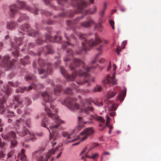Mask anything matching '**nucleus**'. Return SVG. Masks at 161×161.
Instances as JSON below:
<instances>
[{"label": "nucleus", "mask_w": 161, "mask_h": 161, "mask_svg": "<svg viewBox=\"0 0 161 161\" xmlns=\"http://www.w3.org/2000/svg\"><path fill=\"white\" fill-rule=\"evenodd\" d=\"M9 9L11 14V15L12 17H13L14 16V15L17 13L18 8L16 5L14 4L10 6Z\"/></svg>", "instance_id": "a878e982"}, {"label": "nucleus", "mask_w": 161, "mask_h": 161, "mask_svg": "<svg viewBox=\"0 0 161 161\" xmlns=\"http://www.w3.org/2000/svg\"><path fill=\"white\" fill-rule=\"evenodd\" d=\"M17 25L16 22L13 21H10L7 23L6 25L7 28L9 30H13Z\"/></svg>", "instance_id": "393cba45"}, {"label": "nucleus", "mask_w": 161, "mask_h": 161, "mask_svg": "<svg viewBox=\"0 0 161 161\" xmlns=\"http://www.w3.org/2000/svg\"><path fill=\"white\" fill-rule=\"evenodd\" d=\"M22 40L23 38L22 37L19 39L16 38L15 40V43L13 42L11 44L12 54L15 57H18L19 55V48L17 45H20L21 43Z\"/></svg>", "instance_id": "f8f14e48"}, {"label": "nucleus", "mask_w": 161, "mask_h": 161, "mask_svg": "<svg viewBox=\"0 0 161 161\" xmlns=\"http://www.w3.org/2000/svg\"><path fill=\"white\" fill-rule=\"evenodd\" d=\"M71 4L73 6L75 7V13H85L86 14H93L97 11V8L95 6L93 8V11L91 10H85V8L87 7V3L83 0H71Z\"/></svg>", "instance_id": "20e7f679"}, {"label": "nucleus", "mask_w": 161, "mask_h": 161, "mask_svg": "<svg viewBox=\"0 0 161 161\" xmlns=\"http://www.w3.org/2000/svg\"><path fill=\"white\" fill-rule=\"evenodd\" d=\"M67 34L66 33H64V36L66 39L68 41V42H65L62 46V48L64 49H65L67 46H73L74 44H71V43H76L77 42V39L73 35L71 36V38H70L67 36Z\"/></svg>", "instance_id": "2eb2a0df"}, {"label": "nucleus", "mask_w": 161, "mask_h": 161, "mask_svg": "<svg viewBox=\"0 0 161 161\" xmlns=\"http://www.w3.org/2000/svg\"><path fill=\"white\" fill-rule=\"evenodd\" d=\"M9 83L10 85L13 87L16 86H18L19 84V83L18 82H16L15 84H14L12 82H9Z\"/></svg>", "instance_id": "5fc2aeb1"}, {"label": "nucleus", "mask_w": 161, "mask_h": 161, "mask_svg": "<svg viewBox=\"0 0 161 161\" xmlns=\"http://www.w3.org/2000/svg\"><path fill=\"white\" fill-rule=\"evenodd\" d=\"M11 92V89L9 86H7L6 87L4 88V90H2L0 92V95L2 96L3 99L0 100V110L2 111V112L5 111L6 109L7 110L8 113V115L11 116H14V112L13 111H10L8 110V106H7L6 108H5V104L6 103V101L5 99L8 97V96Z\"/></svg>", "instance_id": "39448f33"}, {"label": "nucleus", "mask_w": 161, "mask_h": 161, "mask_svg": "<svg viewBox=\"0 0 161 161\" xmlns=\"http://www.w3.org/2000/svg\"><path fill=\"white\" fill-rule=\"evenodd\" d=\"M126 89H125L123 91H121L119 94L117 99L120 102L123 101L125 97L126 94Z\"/></svg>", "instance_id": "c756f323"}, {"label": "nucleus", "mask_w": 161, "mask_h": 161, "mask_svg": "<svg viewBox=\"0 0 161 161\" xmlns=\"http://www.w3.org/2000/svg\"><path fill=\"white\" fill-rule=\"evenodd\" d=\"M46 37V41H48L49 42H59L62 39L61 36H55L53 38L49 35H47Z\"/></svg>", "instance_id": "5701e85b"}, {"label": "nucleus", "mask_w": 161, "mask_h": 161, "mask_svg": "<svg viewBox=\"0 0 161 161\" xmlns=\"http://www.w3.org/2000/svg\"><path fill=\"white\" fill-rule=\"evenodd\" d=\"M19 135L21 136H24L25 135H28L32 136V137H30L29 139L28 140L29 141H33L35 140L33 133L32 132H29L28 130L26 129L25 127H23V129L21 134H19Z\"/></svg>", "instance_id": "aec40b11"}, {"label": "nucleus", "mask_w": 161, "mask_h": 161, "mask_svg": "<svg viewBox=\"0 0 161 161\" xmlns=\"http://www.w3.org/2000/svg\"><path fill=\"white\" fill-rule=\"evenodd\" d=\"M110 118L108 116H107L106 126L108 127L109 130H112L113 129L112 126L108 125L110 122Z\"/></svg>", "instance_id": "c03bdc74"}, {"label": "nucleus", "mask_w": 161, "mask_h": 161, "mask_svg": "<svg viewBox=\"0 0 161 161\" xmlns=\"http://www.w3.org/2000/svg\"><path fill=\"white\" fill-rule=\"evenodd\" d=\"M75 99L70 97H68L61 103L63 104L66 105L67 108L71 111H75L79 109V105L74 102Z\"/></svg>", "instance_id": "1a4fd4ad"}, {"label": "nucleus", "mask_w": 161, "mask_h": 161, "mask_svg": "<svg viewBox=\"0 0 161 161\" xmlns=\"http://www.w3.org/2000/svg\"><path fill=\"white\" fill-rule=\"evenodd\" d=\"M102 89L101 86H96L94 89V91L95 92H100Z\"/></svg>", "instance_id": "09e8293b"}, {"label": "nucleus", "mask_w": 161, "mask_h": 161, "mask_svg": "<svg viewBox=\"0 0 161 161\" xmlns=\"http://www.w3.org/2000/svg\"><path fill=\"white\" fill-rule=\"evenodd\" d=\"M17 3L18 5L20 6V8H24L29 10L32 13H34L35 14H38L37 12L38 11V9L36 8H31L30 6L26 5L25 3L24 2L20 1H18Z\"/></svg>", "instance_id": "f3484780"}, {"label": "nucleus", "mask_w": 161, "mask_h": 161, "mask_svg": "<svg viewBox=\"0 0 161 161\" xmlns=\"http://www.w3.org/2000/svg\"><path fill=\"white\" fill-rule=\"evenodd\" d=\"M70 86L74 89H75L77 92H80V90L77 88L78 87V86L76 85L74 83H72L71 84Z\"/></svg>", "instance_id": "de8ad7c7"}, {"label": "nucleus", "mask_w": 161, "mask_h": 161, "mask_svg": "<svg viewBox=\"0 0 161 161\" xmlns=\"http://www.w3.org/2000/svg\"><path fill=\"white\" fill-rule=\"evenodd\" d=\"M126 41H124L122 43V48L120 47H117L116 49V52L117 54H119V52L121 51L122 49H123L125 48V46L126 44Z\"/></svg>", "instance_id": "e433bc0d"}, {"label": "nucleus", "mask_w": 161, "mask_h": 161, "mask_svg": "<svg viewBox=\"0 0 161 161\" xmlns=\"http://www.w3.org/2000/svg\"><path fill=\"white\" fill-rule=\"evenodd\" d=\"M14 100L17 103L19 104H21L22 102V99L18 95H17L14 97Z\"/></svg>", "instance_id": "79ce46f5"}, {"label": "nucleus", "mask_w": 161, "mask_h": 161, "mask_svg": "<svg viewBox=\"0 0 161 161\" xmlns=\"http://www.w3.org/2000/svg\"><path fill=\"white\" fill-rule=\"evenodd\" d=\"M29 57L28 56H26L23 59H21V63L24 65H25L26 64H28L29 62Z\"/></svg>", "instance_id": "4c0bfd02"}, {"label": "nucleus", "mask_w": 161, "mask_h": 161, "mask_svg": "<svg viewBox=\"0 0 161 161\" xmlns=\"http://www.w3.org/2000/svg\"><path fill=\"white\" fill-rule=\"evenodd\" d=\"M25 79L27 81H35L36 77L34 75L30 74L26 77Z\"/></svg>", "instance_id": "f704fd0d"}, {"label": "nucleus", "mask_w": 161, "mask_h": 161, "mask_svg": "<svg viewBox=\"0 0 161 161\" xmlns=\"http://www.w3.org/2000/svg\"><path fill=\"white\" fill-rule=\"evenodd\" d=\"M78 125L76 129H75V132H77L81 130L84 127V125L86 123V122L83 121L82 117L80 116L78 117Z\"/></svg>", "instance_id": "4be33fe9"}, {"label": "nucleus", "mask_w": 161, "mask_h": 161, "mask_svg": "<svg viewBox=\"0 0 161 161\" xmlns=\"http://www.w3.org/2000/svg\"><path fill=\"white\" fill-rule=\"evenodd\" d=\"M107 104L108 105V106L109 111H113L116 110L117 106V104H116L112 102H111L109 101L107 103Z\"/></svg>", "instance_id": "c85d7f7f"}, {"label": "nucleus", "mask_w": 161, "mask_h": 161, "mask_svg": "<svg viewBox=\"0 0 161 161\" xmlns=\"http://www.w3.org/2000/svg\"><path fill=\"white\" fill-rule=\"evenodd\" d=\"M23 121V120L22 119H17L15 122L16 125L17 126V128L16 127V131L17 133H19L20 132L18 130V129H19V126L21 122Z\"/></svg>", "instance_id": "c9c22d12"}, {"label": "nucleus", "mask_w": 161, "mask_h": 161, "mask_svg": "<svg viewBox=\"0 0 161 161\" xmlns=\"http://www.w3.org/2000/svg\"><path fill=\"white\" fill-rule=\"evenodd\" d=\"M3 124L1 123V120L0 119V131H2L3 128Z\"/></svg>", "instance_id": "680f3d73"}, {"label": "nucleus", "mask_w": 161, "mask_h": 161, "mask_svg": "<svg viewBox=\"0 0 161 161\" xmlns=\"http://www.w3.org/2000/svg\"><path fill=\"white\" fill-rule=\"evenodd\" d=\"M29 17L26 14H21L19 18L18 19L17 21L19 22L22 21V20L28 19Z\"/></svg>", "instance_id": "58836bf2"}, {"label": "nucleus", "mask_w": 161, "mask_h": 161, "mask_svg": "<svg viewBox=\"0 0 161 161\" xmlns=\"http://www.w3.org/2000/svg\"><path fill=\"white\" fill-rule=\"evenodd\" d=\"M67 54L66 57L64 59L65 62L69 61L74 54L73 52L71 49H69L67 50Z\"/></svg>", "instance_id": "7c9ffc66"}, {"label": "nucleus", "mask_w": 161, "mask_h": 161, "mask_svg": "<svg viewBox=\"0 0 161 161\" xmlns=\"http://www.w3.org/2000/svg\"><path fill=\"white\" fill-rule=\"evenodd\" d=\"M62 135L64 137L68 139L73 138L74 137L73 132L69 133L67 132H64L62 133Z\"/></svg>", "instance_id": "2f4dec72"}, {"label": "nucleus", "mask_w": 161, "mask_h": 161, "mask_svg": "<svg viewBox=\"0 0 161 161\" xmlns=\"http://www.w3.org/2000/svg\"><path fill=\"white\" fill-rule=\"evenodd\" d=\"M103 46L102 45H100L99 46L97 47V50L99 52L97 54L94 58V59L92 60V64H94L96 62V60L97 59V57L101 54L103 51Z\"/></svg>", "instance_id": "b1692460"}, {"label": "nucleus", "mask_w": 161, "mask_h": 161, "mask_svg": "<svg viewBox=\"0 0 161 161\" xmlns=\"http://www.w3.org/2000/svg\"><path fill=\"white\" fill-rule=\"evenodd\" d=\"M66 24L70 26L72 22L68 20L66 21Z\"/></svg>", "instance_id": "338daca9"}, {"label": "nucleus", "mask_w": 161, "mask_h": 161, "mask_svg": "<svg viewBox=\"0 0 161 161\" xmlns=\"http://www.w3.org/2000/svg\"><path fill=\"white\" fill-rule=\"evenodd\" d=\"M45 49L47 50V54L52 53H53V51L52 49V47L51 45H48L45 48Z\"/></svg>", "instance_id": "37998d69"}, {"label": "nucleus", "mask_w": 161, "mask_h": 161, "mask_svg": "<svg viewBox=\"0 0 161 161\" xmlns=\"http://www.w3.org/2000/svg\"><path fill=\"white\" fill-rule=\"evenodd\" d=\"M2 136L3 139L5 140H11V148L14 147L18 144L16 140V133L14 131H11L7 134H2Z\"/></svg>", "instance_id": "9d476101"}, {"label": "nucleus", "mask_w": 161, "mask_h": 161, "mask_svg": "<svg viewBox=\"0 0 161 161\" xmlns=\"http://www.w3.org/2000/svg\"><path fill=\"white\" fill-rule=\"evenodd\" d=\"M109 23L110 24V25L112 27V29L114 30L115 29V27L114 26V20H110L109 21Z\"/></svg>", "instance_id": "8fccbe9b"}, {"label": "nucleus", "mask_w": 161, "mask_h": 161, "mask_svg": "<svg viewBox=\"0 0 161 161\" xmlns=\"http://www.w3.org/2000/svg\"><path fill=\"white\" fill-rule=\"evenodd\" d=\"M25 124L28 127H30V126L31 121L30 119H27L25 121Z\"/></svg>", "instance_id": "6e6d98bb"}, {"label": "nucleus", "mask_w": 161, "mask_h": 161, "mask_svg": "<svg viewBox=\"0 0 161 161\" xmlns=\"http://www.w3.org/2000/svg\"><path fill=\"white\" fill-rule=\"evenodd\" d=\"M95 29H98L99 31H102V26L100 23H98L95 25Z\"/></svg>", "instance_id": "49530a36"}, {"label": "nucleus", "mask_w": 161, "mask_h": 161, "mask_svg": "<svg viewBox=\"0 0 161 161\" xmlns=\"http://www.w3.org/2000/svg\"><path fill=\"white\" fill-rule=\"evenodd\" d=\"M116 94V93L114 92H111L108 93L107 96L104 98V101L105 102H108L109 98L114 97Z\"/></svg>", "instance_id": "473e14b6"}, {"label": "nucleus", "mask_w": 161, "mask_h": 161, "mask_svg": "<svg viewBox=\"0 0 161 161\" xmlns=\"http://www.w3.org/2000/svg\"><path fill=\"white\" fill-rule=\"evenodd\" d=\"M50 106L53 111H51L47 108L46 105H45L44 109L48 116L54 121V124H52L50 125L49 126L50 129H48V130L50 132V140L54 139L55 140L56 139L57 136H58V127L60 124L63 122V121L59 119L58 116L57 114V109L55 108V107L51 104H50Z\"/></svg>", "instance_id": "f03ea898"}, {"label": "nucleus", "mask_w": 161, "mask_h": 161, "mask_svg": "<svg viewBox=\"0 0 161 161\" xmlns=\"http://www.w3.org/2000/svg\"><path fill=\"white\" fill-rule=\"evenodd\" d=\"M98 143H94L93 144L91 147L89 148L88 151L86 153L85 155L82 156L81 159H85L86 158H91L93 159H95L98 156V154L97 153L93 154L91 152V150L94 148L98 145Z\"/></svg>", "instance_id": "4468645a"}, {"label": "nucleus", "mask_w": 161, "mask_h": 161, "mask_svg": "<svg viewBox=\"0 0 161 161\" xmlns=\"http://www.w3.org/2000/svg\"><path fill=\"white\" fill-rule=\"evenodd\" d=\"M59 16L61 17H65L67 16L66 14L64 13H63L59 14Z\"/></svg>", "instance_id": "0e129e2a"}, {"label": "nucleus", "mask_w": 161, "mask_h": 161, "mask_svg": "<svg viewBox=\"0 0 161 161\" xmlns=\"http://www.w3.org/2000/svg\"><path fill=\"white\" fill-rule=\"evenodd\" d=\"M94 23V21L92 19H90L89 21L81 22V25L84 27L89 28L91 27L92 24Z\"/></svg>", "instance_id": "bb28decb"}, {"label": "nucleus", "mask_w": 161, "mask_h": 161, "mask_svg": "<svg viewBox=\"0 0 161 161\" xmlns=\"http://www.w3.org/2000/svg\"><path fill=\"white\" fill-rule=\"evenodd\" d=\"M62 88L61 86L60 85H56V88H55L53 95H58L61 92ZM52 93H50L47 91H45L42 93V96L43 97L44 100L46 103H50L53 101L55 98L53 95Z\"/></svg>", "instance_id": "0eeeda50"}, {"label": "nucleus", "mask_w": 161, "mask_h": 161, "mask_svg": "<svg viewBox=\"0 0 161 161\" xmlns=\"http://www.w3.org/2000/svg\"><path fill=\"white\" fill-rule=\"evenodd\" d=\"M85 103L82 105V107L80 109V113L88 114H90V112L94 111V108L93 107L90 105H88L87 107H85Z\"/></svg>", "instance_id": "a211bd4d"}, {"label": "nucleus", "mask_w": 161, "mask_h": 161, "mask_svg": "<svg viewBox=\"0 0 161 161\" xmlns=\"http://www.w3.org/2000/svg\"><path fill=\"white\" fill-rule=\"evenodd\" d=\"M73 30L80 40L84 41L82 43V48L79 51L77 50L76 51V53L77 54H81L82 51H84L86 52V51L89 50L94 46L102 42V40L97 35H95V41L93 39L87 40L86 39V35L80 32H76L75 28H73Z\"/></svg>", "instance_id": "7ed1b4c3"}, {"label": "nucleus", "mask_w": 161, "mask_h": 161, "mask_svg": "<svg viewBox=\"0 0 161 161\" xmlns=\"http://www.w3.org/2000/svg\"><path fill=\"white\" fill-rule=\"evenodd\" d=\"M58 147H57L55 149H52L49 150L46 154V159H45L42 152L44 151V148H40L38 151H36L34 153V157L37 158V161H48L51 156L54 154L56 151L58 150Z\"/></svg>", "instance_id": "6e6552de"}, {"label": "nucleus", "mask_w": 161, "mask_h": 161, "mask_svg": "<svg viewBox=\"0 0 161 161\" xmlns=\"http://www.w3.org/2000/svg\"><path fill=\"white\" fill-rule=\"evenodd\" d=\"M44 42V40H42L40 38H38L36 41V43L39 45L42 44Z\"/></svg>", "instance_id": "864d4df0"}, {"label": "nucleus", "mask_w": 161, "mask_h": 161, "mask_svg": "<svg viewBox=\"0 0 161 161\" xmlns=\"http://www.w3.org/2000/svg\"><path fill=\"white\" fill-rule=\"evenodd\" d=\"M103 83L105 84H108L110 86L111 85H115L116 84V81L114 79V76L110 77L108 76L106 79L103 81Z\"/></svg>", "instance_id": "412c9836"}, {"label": "nucleus", "mask_w": 161, "mask_h": 161, "mask_svg": "<svg viewBox=\"0 0 161 161\" xmlns=\"http://www.w3.org/2000/svg\"><path fill=\"white\" fill-rule=\"evenodd\" d=\"M20 33H22L24 34V32H27L28 35L30 36H32L35 37L36 35L38 34V32L37 31H35L31 29L29 27V25L28 24H25L22 25L20 27Z\"/></svg>", "instance_id": "ddd939ff"}, {"label": "nucleus", "mask_w": 161, "mask_h": 161, "mask_svg": "<svg viewBox=\"0 0 161 161\" xmlns=\"http://www.w3.org/2000/svg\"><path fill=\"white\" fill-rule=\"evenodd\" d=\"M25 151L24 149H22L21 153L18 154V158L22 161H27L26 155L25 154Z\"/></svg>", "instance_id": "cd10ccee"}, {"label": "nucleus", "mask_w": 161, "mask_h": 161, "mask_svg": "<svg viewBox=\"0 0 161 161\" xmlns=\"http://www.w3.org/2000/svg\"><path fill=\"white\" fill-rule=\"evenodd\" d=\"M93 130L91 128H87L85 129L81 132L80 135L83 136L81 138V141H83L86 139L87 137L93 134Z\"/></svg>", "instance_id": "6ab92c4d"}, {"label": "nucleus", "mask_w": 161, "mask_h": 161, "mask_svg": "<svg viewBox=\"0 0 161 161\" xmlns=\"http://www.w3.org/2000/svg\"><path fill=\"white\" fill-rule=\"evenodd\" d=\"M93 103H94V104L98 106H102L103 105V103L102 102H100L98 101L93 102Z\"/></svg>", "instance_id": "603ef678"}, {"label": "nucleus", "mask_w": 161, "mask_h": 161, "mask_svg": "<svg viewBox=\"0 0 161 161\" xmlns=\"http://www.w3.org/2000/svg\"><path fill=\"white\" fill-rule=\"evenodd\" d=\"M9 58L8 56L3 57L1 65L5 70H10L14 68V65L13 62L9 60Z\"/></svg>", "instance_id": "9b49d317"}, {"label": "nucleus", "mask_w": 161, "mask_h": 161, "mask_svg": "<svg viewBox=\"0 0 161 161\" xmlns=\"http://www.w3.org/2000/svg\"><path fill=\"white\" fill-rule=\"evenodd\" d=\"M92 117L93 119L101 122L99 124L100 126H102L103 125L102 124L103 123L105 122V120L100 116L97 115L93 116Z\"/></svg>", "instance_id": "72a5a7b5"}, {"label": "nucleus", "mask_w": 161, "mask_h": 161, "mask_svg": "<svg viewBox=\"0 0 161 161\" xmlns=\"http://www.w3.org/2000/svg\"><path fill=\"white\" fill-rule=\"evenodd\" d=\"M87 148V147H85L82 150V151L81 152V153L80 154V156L84 154V153L85 152Z\"/></svg>", "instance_id": "13d9d810"}, {"label": "nucleus", "mask_w": 161, "mask_h": 161, "mask_svg": "<svg viewBox=\"0 0 161 161\" xmlns=\"http://www.w3.org/2000/svg\"><path fill=\"white\" fill-rule=\"evenodd\" d=\"M105 11V10L103 9L101 10L100 12L99 13V14L102 17H103V16Z\"/></svg>", "instance_id": "052dcab7"}, {"label": "nucleus", "mask_w": 161, "mask_h": 161, "mask_svg": "<svg viewBox=\"0 0 161 161\" xmlns=\"http://www.w3.org/2000/svg\"><path fill=\"white\" fill-rule=\"evenodd\" d=\"M4 154L2 151H0V158H3L4 157Z\"/></svg>", "instance_id": "e2e57ef3"}, {"label": "nucleus", "mask_w": 161, "mask_h": 161, "mask_svg": "<svg viewBox=\"0 0 161 161\" xmlns=\"http://www.w3.org/2000/svg\"><path fill=\"white\" fill-rule=\"evenodd\" d=\"M58 3L59 4L63 5V3L66 2L67 0H57Z\"/></svg>", "instance_id": "4d7b16f0"}, {"label": "nucleus", "mask_w": 161, "mask_h": 161, "mask_svg": "<svg viewBox=\"0 0 161 161\" xmlns=\"http://www.w3.org/2000/svg\"><path fill=\"white\" fill-rule=\"evenodd\" d=\"M82 104H83L84 103H86L88 105H90L91 103L93 102L90 98H86L83 101H82Z\"/></svg>", "instance_id": "a19ab883"}, {"label": "nucleus", "mask_w": 161, "mask_h": 161, "mask_svg": "<svg viewBox=\"0 0 161 161\" xmlns=\"http://www.w3.org/2000/svg\"><path fill=\"white\" fill-rule=\"evenodd\" d=\"M64 92L66 94L71 95L72 94V90L70 88H67L64 91Z\"/></svg>", "instance_id": "a18cd8bd"}, {"label": "nucleus", "mask_w": 161, "mask_h": 161, "mask_svg": "<svg viewBox=\"0 0 161 161\" xmlns=\"http://www.w3.org/2000/svg\"><path fill=\"white\" fill-rule=\"evenodd\" d=\"M51 0H44V2L46 4H49L50 1Z\"/></svg>", "instance_id": "69168bd1"}, {"label": "nucleus", "mask_w": 161, "mask_h": 161, "mask_svg": "<svg viewBox=\"0 0 161 161\" xmlns=\"http://www.w3.org/2000/svg\"><path fill=\"white\" fill-rule=\"evenodd\" d=\"M14 154V152L13 151H11L9 152L7 154V158L8 159L12 157Z\"/></svg>", "instance_id": "3c124183"}, {"label": "nucleus", "mask_w": 161, "mask_h": 161, "mask_svg": "<svg viewBox=\"0 0 161 161\" xmlns=\"http://www.w3.org/2000/svg\"><path fill=\"white\" fill-rule=\"evenodd\" d=\"M47 23L48 25H51L53 23V22L50 20H49L47 21Z\"/></svg>", "instance_id": "774afa93"}, {"label": "nucleus", "mask_w": 161, "mask_h": 161, "mask_svg": "<svg viewBox=\"0 0 161 161\" xmlns=\"http://www.w3.org/2000/svg\"><path fill=\"white\" fill-rule=\"evenodd\" d=\"M71 70L73 71L71 75H69L67 71L62 66L60 67V71L62 75L68 81H73L75 80V77L78 74L80 76H84L85 80L83 81H77V83L78 85H83L88 81H91L93 82L95 81L94 78L91 77L87 72L91 71L94 69L96 67L92 66L90 67H86L85 63L78 58H74L73 62L71 63L69 66Z\"/></svg>", "instance_id": "f257e3e1"}, {"label": "nucleus", "mask_w": 161, "mask_h": 161, "mask_svg": "<svg viewBox=\"0 0 161 161\" xmlns=\"http://www.w3.org/2000/svg\"><path fill=\"white\" fill-rule=\"evenodd\" d=\"M38 63L40 67L38 68L39 74L44 75V76L41 77V78H44L48 74L52 72V69L50 63L45 64V62L42 59H38Z\"/></svg>", "instance_id": "423d86ee"}, {"label": "nucleus", "mask_w": 161, "mask_h": 161, "mask_svg": "<svg viewBox=\"0 0 161 161\" xmlns=\"http://www.w3.org/2000/svg\"><path fill=\"white\" fill-rule=\"evenodd\" d=\"M42 86L41 85H36L34 83L32 84L28 88L25 87H19L16 89V92H17L23 93L25 91H29L33 88L35 89H39L42 87Z\"/></svg>", "instance_id": "dca6fc26"}, {"label": "nucleus", "mask_w": 161, "mask_h": 161, "mask_svg": "<svg viewBox=\"0 0 161 161\" xmlns=\"http://www.w3.org/2000/svg\"><path fill=\"white\" fill-rule=\"evenodd\" d=\"M78 139H79V138H78V137H76L72 140H70L68 142H66L65 143L66 144H67L68 143H69V142H74L76 141Z\"/></svg>", "instance_id": "bf43d9fd"}, {"label": "nucleus", "mask_w": 161, "mask_h": 161, "mask_svg": "<svg viewBox=\"0 0 161 161\" xmlns=\"http://www.w3.org/2000/svg\"><path fill=\"white\" fill-rule=\"evenodd\" d=\"M49 123L48 122L47 120V119L46 117L43 118L42 124V126L44 127H46V124Z\"/></svg>", "instance_id": "ea45409f"}]
</instances>
